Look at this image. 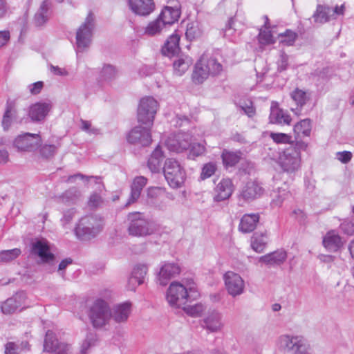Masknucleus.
Here are the masks:
<instances>
[{
	"instance_id": "nucleus-1",
	"label": "nucleus",
	"mask_w": 354,
	"mask_h": 354,
	"mask_svg": "<svg viewBox=\"0 0 354 354\" xmlns=\"http://www.w3.org/2000/svg\"><path fill=\"white\" fill-rule=\"evenodd\" d=\"M308 145L304 141H297L291 143L286 148L279 157V164L282 169L288 173L297 171L300 167L301 151H305Z\"/></svg>"
},
{
	"instance_id": "nucleus-2",
	"label": "nucleus",
	"mask_w": 354,
	"mask_h": 354,
	"mask_svg": "<svg viewBox=\"0 0 354 354\" xmlns=\"http://www.w3.org/2000/svg\"><path fill=\"white\" fill-rule=\"evenodd\" d=\"M279 351L288 354H313L307 339L301 335H282L277 339Z\"/></svg>"
},
{
	"instance_id": "nucleus-3",
	"label": "nucleus",
	"mask_w": 354,
	"mask_h": 354,
	"mask_svg": "<svg viewBox=\"0 0 354 354\" xmlns=\"http://www.w3.org/2000/svg\"><path fill=\"white\" fill-rule=\"evenodd\" d=\"M198 295L194 288H187L182 283L174 281L167 289L166 299L171 306L180 308L188 301L196 299Z\"/></svg>"
},
{
	"instance_id": "nucleus-4",
	"label": "nucleus",
	"mask_w": 354,
	"mask_h": 354,
	"mask_svg": "<svg viewBox=\"0 0 354 354\" xmlns=\"http://www.w3.org/2000/svg\"><path fill=\"white\" fill-rule=\"evenodd\" d=\"M128 232L129 235L136 237H145L153 234L156 230L154 223L140 212L129 213Z\"/></svg>"
},
{
	"instance_id": "nucleus-5",
	"label": "nucleus",
	"mask_w": 354,
	"mask_h": 354,
	"mask_svg": "<svg viewBox=\"0 0 354 354\" xmlns=\"http://www.w3.org/2000/svg\"><path fill=\"white\" fill-rule=\"evenodd\" d=\"M222 70V65L215 58H208L203 55L195 65L192 74V80L195 84H201L210 75H218Z\"/></svg>"
},
{
	"instance_id": "nucleus-6",
	"label": "nucleus",
	"mask_w": 354,
	"mask_h": 354,
	"mask_svg": "<svg viewBox=\"0 0 354 354\" xmlns=\"http://www.w3.org/2000/svg\"><path fill=\"white\" fill-rule=\"evenodd\" d=\"M103 227L102 221L97 216L82 217L75 228V234L79 239L86 241L95 238Z\"/></svg>"
},
{
	"instance_id": "nucleus-7",
	"label": "nucleus",
	"mask_w": 354,
	"mask_h": 354,
	"mask_svg": "<svg viewBox=\"0 0 354 354\" xmlns=\"http://www.w3.org/2000/svg\"><path fill=\"white\" fill-rule=\"evenodd\" d=\"M95 28V17L89 12L84 22L80 26L76 32L77 54L87 50L92 41L93 32Z\"/></svg>"
},
{
	"instance_id": "nucleus-8",
	"label": "nucleus",
	"mask_w": 354,
	"mask_h": 354,
	"mask_svg": "<svg viewBox=\"0 0 354 354\" xmlns=\"http://www.w3.org/2000/svg\"><path fill=\"white\" fill-rule=\"evenodd\" d=\"M164 176L172 188L180 187L185 180V171L179 162L173 158L165 160L163 167Z\"/></svg>"
},
{
	"instance_id": "nucleus-9",
	"label": "nucleus",
	"mask_w": 354,
	"mask_h": 354,
	"mask_svg": "<svg viewBox=\"0 0 354 354\" xmlns=\"http://www.w3.org/2000/svg\"><path fill=\"white\" fill-rule=\"evenodd\" d=\"M88 316L94 328H102L110 320L111 310L106 301L98 299L91 307Z\"/></svg>"
},
{
	"instance_id": "nucleus-10",
	"label": "nucleus",
	"mask_w": 354,
	"mask_h": 354,
	"mask_svg": "<svg viewBox=\"0 0 354 354\" xmlns=\"http://www.w3.org/2000/svg\"><path fill=\"white\" fill-rule=\"evenodd\" d=\"M158 110V102L152 97L140 100L138 108V121L143 124L152 127Z\"/></svg>"
},
{
	"instance_id": "nucleus-11",
	"label": "nucleus",
	"mask_w": 354,
	"mask_h": 354,
	"mask_svg": "<svg viewBox=\"0 0 354 354\" xmlns=\"http://www.w3.org/2000/svg\"><path fill=\"white\" fill-rule=\"evenodd\" d=\"M30 254L38 257L42 263H51L55 257L51 252L48 241L43 238H35L30 243Z\"/></svg>"
},
{
	"instance_id": "nucleus-12",
	"label": "nucleus",
	"mask_w": 354,
	"mask_h": 354,
	"mask_svg": "<svg viewBox=\"0 0 354 354\" xmlns=\"http://www.w3.org/2000/svg\"><path fill=\"white\" fill-rule=\"evenodd\" d=\"M146 126H136L132 129L127 134V141L131 144L140 145L142 147L149 145L152 141L150 131L151 127Z\"/></svg>"
},
{
	"instance_id": "nucleus-13",
	"label": "nucleus",
	"mask_w": 354,
	"mask_h": 354,
	"mask_svg": "<svg viewBox=\"0 0 354 354\" xmlns=\"http://www.w3.org/2000/svg\"><path fill=\"white\" fill-rule=\"evenodd\" d=\"M192 136L185 132L169 136L166 140V146L169 151L182 153L191 146Z\"/></svg>"
},
{
	"instance_id": "nucleus-14",
	"label": "nucleus",
	"mask_w": 354,
	"mask_h": 354,
	"mask_svg": "<svg viewBox=\"0 0 354 354\" xmlns=\"http://www.w3.org/2000/svg\"><path fill=\"white\" fill-rule=\"evenodd\" d=\"M223 279L226 290L231 296L234 297L244 292L245 282L239 274L228 271L224 274Z\"/></svg>"
},
{
	"instance_id": "nucleus-15",
	"label": "nucleus",
	"mask_w": 354,
	"mask_h": 354,
	"mask_svg": "<svg viewBox=\"0 0 354 354\" xmlns=\"http://www.w3.org/2000/svg\"><path fill=\"white\" fill-rule=\"evenodd\" d=\"M201 326L209 333H218L224 327L222 314L216 310H209L201 320Z\"/></svg>"
},
{
	"instance_id": "nucleus-16",
	"label": "nucleus",
	"mask_w": 354,
	"mask_h": 354,
	"mask_svg": "<svg viewBox=\"0 0 354 354\" xmlns=\"http://www.w3.org/2000/svg\"><path fill=\"white\" fill-rule=\"evenodd\" d=\"M40 142L39 134L26 133L17 136L14 145L19 150L32 151L37 149Z\"/></svg>"
},
{
	"instance_id": "nucleus-17",
	"label": "nucleus",
	"mask_w": 354,
	"mask_h": 354,
	"mask_svg": "<svg viewBox=\"0 0 354 354\" xmlns=\"http://www.w3.org/2000/svg\"><path fill=\"white\" fill-rule=\"evenodd\" d=\"M44 350L53 354H68L70 345L59 342L55 334L51 330H48L44 339Z\"/></svg>"
},
{
	"instance_id": "nucleus-18",
	"label": "nucleus",
	"mask_w": 354,
	"mask_h": 354,
	"mask_svg": "<svg viewBox=\"0 0 354 354\" xmlns=\"http://www.w3.org/2000/svg\"><path fill=\"white\" fill-rule=\"evenodd\" d=\"M170 6H165L158 18L161 19L164 25H171L177 21L180 16V6L177 0H170Z\"/></svg>"
},
{
	"instance_id": "nucleus-19",
	"label": "nucleus",
	"mask_w": 354,
	"mask_h": 354,
	"mask_svg": "<svg viewBox=\"0 0 354 354\" xmlns=\"http://www.w3.org/2000/svg\"><path fill=\"white\" fill-rule=\"evenodd\" d=\"M129 9L136 15L147 17L155 10L153 0H128Z\"/></svg>"
},
{
	"instance_id": "nucleus-20",
	"label": "nucleus",
	"mask_w": 354,
	"mask_h": 354,
	"mask_svg": "<svg viewBox=\"0 0 354 354\" xmlns=\"http://www.w3.org/2000/svg\"><path fill=\"white\" fill-rule=\"evenodd\" d=\"M26 299V295L23 292L16 293L13 297L8 298L1 305V311L3 314L9 315L21 310Z\"/></svg>"
},
{
	"instance_id": "nucleus-21",
	"label": "nucleus",
	"mask_w": 354,
	"mask_h": 354,
	"mask_svg": "<svg viewBox=\"0 0 354 354\" xmlns=\"http://www.w3.org/2000/svg\"><path fill=\"white\" fill-rule=\"evenodd\" d=\"M51 108L50 102H39L30 106L28 115L32 121L40 122L45 119Z\"/></svg>"
},
{
	"instance_id": "nucleus-22",
	"label": "nucleus",
	"mask_w": 354,
	"mask_h": 354,
	"mask_svg": "<svg viewBox=\"0 0 354 354\" xmlns=\"http://www.w3.org/2000/svg\"><path fill=\"white\" fill-rule=\"evenodd\" d=\"M180 268L177 263H165L158 274V281L162 286H166L171 278L180 274Z\"/></svg>"
},
{
	"instance_id": "nucleus-23",
	"label": "nucleus",
	"mask_w": 354,
	"mask_h": 354,
	"mask_svg": "<svg viewBox=\"0 0 354 354\" xmlns=\"http://www.w3.org/2000/svg\"><path fill=\"white\" fill-rule=\"evenodd\" d=\"M216 193L214 199L216 201H223L230 198L233 192V185L229 178L222 179L214 189Z\"/></svg>"
},
{
	"instance_id": "nucleus-24",
	"label": "nucleus",
	"mask_w": 354,
	"mask_h": 354,
	"mask_svg": "<svg viewBox=\"0 0 354 354\" xmlns=\"http://www.w3.org/2000/svg\"><path fill=\"white\" fill-rule=\"evenodd\" d=\"M147 183V178L145 176H136L131 185V193L125 206L134 203L140 198L142 190Z\"/></svg>"
},
{
	"instance_id": "nucleus-25",
	"label": "nucleus",
	"mask_w": 354,
	"mask_h": 354,
	"mask_svg": "<svg viewBox=\"0 0 354 354\" xmlns=\"http://www.w3.org/2000/svg\"><path fill=\"white\" fill-rule=\"evenodd\" d=\"M259 218L258 213L245 214L240 220L239 231L245 234L253 232L259 222Z\"/></svg>"
},
{
	"instance_id": "nucleus-26",
	"label": "nucleus",
	"mask_w": 354,
	"mask_h": 354,
	"mask_svg": "<svg viewBox=\"0 0 354 354\" xmlns=\"http://www.w3.org/2000/svg\"><path fill=\"white\" fill-rule=\"evenodd\" d=\"M323 245L327 250L335 252L344 245V241L338 234L331 230L324 236Z\"/></svg>"
},
{
	"instance_id": "nucleus-27",
	"label": "nucleus",
	"mask_w": 354,
	"mask_h": 354,
	"mask_svg": "<svg viewBox=\"0 0 354 354\" xmlns=\"http://www.w3.org/2000/svg\"><path fill=\"white\" fill-rule=\"evenodd\" d=\"M286 258V252L280 250L259 257V261L268 266H276L282 264Z\"/></svg>"
},
{
	"instance_id": "nucleus-28",
	"label": "nucleus",
	"mask_w": 354,
	"mask_h": 354,
	"mask_svg": "<svg viewBox=\"0 0 354 354\" xmlns=\"http://www.w3.org/2000/svg\"><path fill=\"white\" fill-rule=\"evenodd\" d=\"M164 158L165 154L162 147L158 145L152 151L148 159L147 166L150 171L153 173L159 172Z\"/></svg>"
},
{
	"instance_id": "nucleus-29",
	"label": "nucleus",
	"mask_w": 354,
	"mask_h": 354,
	"mask_svg": "<svg viewBox=\"0 0 354 354\" xmlns=\"http://www.w3.org/2000/svg\"><path fill=\"white\" fill-rule=\"evenodd\" d=\"M147 271L148 266L147 264L138 263L135 266L131 277L129 279V283L132 286V288H135L136 286L143 283Z\"/></svg>"
},
{
	"instance_id": "nucleus-30",
	"label": "nucleus",
	"mask_w": 354,
	"mask_h": 354,
	"mask_svg": "<svg viewBox=\"0 0 354 354\" xmlns=\"http://www.w3.org/2000/svg\"><path fill=\"white\" fill-rule=\"evenodd\" d=\"M263 192V187L256 181H248L243 187L241 196L245 200H254Z\"/></svg>"
},
{
	"instance_id": "nucleus-31",
	"label": "nucleus",
	"mask_w": 354,
	"mask_h": 354,
	"mask_svg": "<svg viewBox=\"0 0 354 354\" xmlns=\"http://www.w3.org/2000/svg\"><path fill=\"white\" fill-rule=\"evenodd\" d=\"M131 304L129 301L114 306L111 317L117 323L126 322L131 313Z\"/></svg>"
},
{
	"instance_id": "nucleus-32",
	"label": "nucleus",
	"mask_w": 354,
	"mask_h": 354,
	"mask_svg": "<svg viewBox=\"0 0 354 354\" xmlns=\"http://www.w3.org/2000/svg\"><path fill=\"white\" fill-rule=\"evenodd\" d=\"M16 115L15 104L8 100L6 104V109L1 121V125L4 131H8L10 129L13 120L16 118Z\"/></svg>"
},
{
	"instance_id": "nucleus-33",
	"label": "nucleus",
	"mask_w": 354,
	"mask_h": 354,
	"mask_svg": "<svg viewBox=\"0 0 354 354\" xmlns=\"http://www.w3.org/2000/svg\"><path fill=\"white\" fill-rule=\"evenodd\" d=\"M270 120L274 124H290L291 118L286 111L272 106L270 109Z\"/></svg>"
},
{
	"instance_id": "nucleus-34",
	"label": "nucleus",
	"mask_w": 354,
	"mask_h": 354,
	"mask_svg": "<svg viewBox=\"0 0 354 354\" xmlns=\"http://www.w3.org/2000/svg\"><path fill=\"white\" fill-rule=\"evenodd\" d=\"M312 129L311 120L308 118L301 120L294 126L295 140L299 141L304 137L310 136Z\"/></svg>"
},
{
	"instance_id": "nucleus-35",
	"label": "nucleus",
	"mask_w": 354,
	"mask_h": 354,
	"mask_svg": "<svg viewBox=\"0 0 354 354\" xmlns=\"http://www.w3.org/2000/svg\"><path fill=\"white\" fill-rule=\"evenodd\" d=\"M180 37L176 35H171L162 48V53L164 55L171 57L177 54L180 50Z\"/></svg>"
},
{
	"instance_id": "nucleus-36",
	"label": "nucleus",
	"mask_w": 354,
	"mask_h": 354,
	"mask_svg": "<svg viewBox=\"0 0 354 354\" xmlns=\"http://www.w3.org/2000/svg\"><path fill=\"white\" fill-rule=\"evenodd\" d=\"M268 241V236L266 232H255L251 237V247L258 253L262 252Z\"/></svg>"
},
{
	"instance_id": "nucleus-37",
	"label": "nucleus",
	"mask_w": 354,
	"mask_h": 354,
	"mask_svg": "<svg viewBox=\"0 0 354 354\" xmlns=\"http://www.w3.org/2000/svg\"><path fill=\"white\" fill-rule=\"evenodd\" d=\"M242 152L240 151H232L224 149L221 154V158L225 167L235 166L241 159Z\"/></svg>"
},
{
	"instance_id": "nucleus-38",
	"label": "nucleus",
	"mask_w": 354,
	"mask_h": 354,
	"mask_svg": "<svg viewBox=\"0 0 354 354\" xmlns=\"http://www.w3.org/2000/svg\"><path fill=\"white\" fill-rule=\"evenodd\" d=\"M332 8L329 6L318 5L315 12L313 15V18L315 23L324 24L328 22L332 19L331 17Z\"/></svg>"
},
{
	"instance_id": "nucleus-39",
	"label": "nucleus",
	"mask_w": 354,
	"mask_h": 354,
	"mask_svg": "<svg viewBox=\"0 0 354 354\" xmlns=\"http://www.w3.org/2000/svg\"><path fill=\"white\" fill-rule=\"evenodd\" d=\"M48 19V3L44 1L34 17V24L40 27L44 25Z\"/></svg>"
},
{
	"instance_id": "nucleus-40",
	"label": "nucleus",
	"mask_w": 354,
	"mask_h": 354,
	"mask_svg": "<svg viewBox=\"0 0 354 354\" xmlns=\"http://www.w3.org/2000/svg\"><path fill=\"white\" fill-rule=\"evenodd\" d=\"M165 26L161 19L158 17L156 19L148 24L145 28L144 34L149 37L158 35L161 33Z\"/></svg>"
},
{
	"instance_id": "nucleus-41",
	"label": "nucleus",
	"mask_w": 354,
	"mask_h": 354,
	"mask_svg": "<svg viewBox=\"0 0 354 354\" xmlns=\"http://www.w3.org/2000/svg\"><path fill=\"white\" fill-rule=\"evenodd\" d=\"M192 64V59L189 57H186L185 58L180 57L177 60L174 62V73L178 75L181 76L183 74L185 73Z\"/></svg>"
},
{
	"instance_id": "nucleus-42",
	"label": "nucleus",
	"mask_w": 354,
	"mask_h": 354,
	"mask_svg": "<svg viewBox=\"0 0 354 354\" xmlns=\"http://www.w3.org/2000/svg\"><path fill=\"white\" fill-rule=\"evenodd\" d=\"M81 192L75 187H72L65 191L61 196L63 202L75 203L80 198Z\"/></svg>"
},
{
	"instance_id": "nucleus-43",
	"label": "nucleus",
	"mask_w": 354,
	"mask_h": 354,
	"mask_svg": "<svg viewBox=\"0 0 354 354\" xmlns=\"http://www.w3.org/2000/svg\"><path fill=\"white\" fill-rule=\"evenodd\" d=\"M165 189L162 187H150L147 189V201L155 205L157 201L165 196Z\"/></svg>"
},
{
	"instance_id": "nucleus-44",
	"label": "nucleus",
	"mask_w": 354,
	"mask_h": 354,
	"mask_svg": "<svg viewBox=\"0 0 354 354\" xmlns=\"http://www.w3.org/2000/svg\"><path fill=\"white\" fill-rule=\"evenodd\" d=\"M202 32L200 24L197 21H193L187 24L185 35L188 39L193 40L201 37Z\"/></svg>"
},
{
	"instance_id": "nucleus-45",
	"label": "nucleus",
	"mask_w": 354,
	"mask_h": 354,
	"mask_svg": "<svg viewBox=\"0 0 354 354\" xmlns=\"http://www.w3.org/2000/svg\"><path fill=\"white\" fill-rule=\"evenodd\" d=\"M183 310L189 316L197 317H200L206 309V307L201 303L194 305H187L183 306Z\"/></svg>"
},
{
	"instance_id": "nucleus-46",
	"label": "nucleus",
	"mask_w": 354,
	"mask_h": 354,
	"mask_svg": "<svg viewBox=\"0 0 354 354\" xmlns=\"http://www.w3.org/2000/svg\"><path fill=\"white\" fill-rule=\"evenodd\" d=\"M291 97L298 106L302 107L309 100V95L304 91L297 88L291 93Z\"/></svg>"
},
{
	"instance_id": "nucleus-47",
	"label": "nucleus",
	"mask_w": 354,
	"mask_h": 354,
	"mask_svg": "<svg viewBox=\"0 0 354 354\" xmlns=\"http://www.w3.org/2000/svg\"><path fill=\"white\" fill-rule=\"evenodd\" d=\"M21 250L19 248L3 250L0 252V261L5 263L11 261L17 258L21 254Z\"/></svg>"
},
{
	"instance_id": "nucleus-48",
	"label": "nucleus",
	"mask_w": 354,
	"mask_h": 354,
	"mask_svg": "<svg viewBox=\"0 0 354 354\" xmlns=\"http://www.w3.org/2000/svg\"><path fill=\"white\" fill-rule=\"evenodd\" d=\"M97 340L96 335L93 333H88L85 339L83 341L80 353L81 354H86L89 348L95 345V343Z\"/></svg>"
},
{
	"instance_id": "nucleus-49",
	"label": "nucleus",
	"mask_w": 354,
	"mask_h": 354,
	"mask_svg": "<svg viewBox=\"0 0 354 354\" xmlns=\"http://www.w3.org/2000/svg\"><path fill=\"white\" fill-rule=\"evenodd\" d=\"M57 149L55 145H44L40 147L39 153L42 158L49 159L55 156Z\"/></svg>"
},
{
	"instance_id": "nucleus-50",
	"label": "nucleus",
	"mask_w": 354,
	"mask_h": 354,
	"mask_svg": "<svg viewBox=\"0 0 354 354\" xmlns=\"http://www.w3.org/2000/svg\"><path fill=\"white\" fill-rule=\"evenodd\" d=\"M290 196V192L286 189H279L278 194L272 201V205L274 207H280L285 199Z\"/></svg>"
},
{
	"instance_id": "nucleus-51",
	"label": "nucleus",
	"mask_w": 354,
	"mask_h": 354,
	"mask_svg": "<svg viewBox=\"0 0 354 354\" xmlns=\"http://www.w3.org/2000/svg\"><path fill=\"white\" fill-rule=\"evenodd\" d=\"M190 147L191 149L188 154L189 159H195V158L203 155L205 151L204 145L200 143L191 144Z\"/></svg>"
},
{
	"instance_id": "nucleus-52",
	"label": "nucleus",
	"mask_w": 354,
	"mask_h": 354,
	"mask_svg": "<svg viewBox=\"0 0 354 354\" xmlns=\"http://www.w3.org/2000/svg\"><path fill=\"white\" fill-rule=\"evenodd\" d=\"M216 170V165L214 162H208L202 168V172L201 174V178L205 179L212 176Z\"/></svg>"
},
{
	"instance_id": "nucleus-53",
	"label": "nucleus",
	"mask_w": 354,
	"mask_h": 354,
	"mask_svg": "<svg viewBox=\"0 0 354 354\" xmlns=\"http://www.w3.org/2000/svg\"><path fill=\"white\" fill-rule=\"evenodd\" d=\"M259 41L263 45H268L274 43V39L271 31L268 29L260 30L259 34Z\"/></svg>"
},
{
	"instance_id": "nucleus-54",
	"label": "nucleus",
	"mask_w": 354,
	"mask_h": 354,
	"mask_svg": "<svg viewBox=\"0 0 354 354\" xmlns=\"http://www.w3.org/2000/svg\"><path fill=\"white\" fill-rule=\"evenodd\" d=\"M270 138L273 141L278 144H291V136L283 133H271Z\"/></svg>"
},
{
	"instance_id": "nucleus-55",
	"label": "nucleus",
	"mask_w": 354,
	"mask_h": 354,
	"mask_svg": "<svg viewBox=\"0 0 354 354\" xmlns=\"http://www.w3.org/2000/svg\"><path fill=\"white\" fill-rule=\"evenodd\" d=\"M80 123V129L87 133L90 135H97L100 133V129L92 127L91 122L90 121L81 119Z\"/></svg>"
},
{
	"instance_id": "nucleus-56",
	"label": "nucleus",
	"mask_w": 354,
	"mask_h": 354,
	"mask_svg": "<svg viewBox=\"0 0 354 354\" xmlns=\"http://www.w3.org/2000/svg\"><path fill=\"white\" fill-rule=\"evenodd\" d=\"M77 178L78 179H81V180H84V179L88 180L90 178H95L96 183H99V184L101 183V180H100V177H97V176H85V175H84L82 174H80V173H77V174H75L74 175L69 176L67 178V179L66 180V182L68 183H73Z\"/></svg>"
},
{
	"instance_id": "nucleus-57",
	"label": "nucleus",
	"mask_w": 354,
	"mask_h": 354,
	"mask_svg": "<svg viewBox=\"0 0 354 354\" xmlns=\"http://www.w3.org/2000/svg\"><path fill=\"white\" fill-rule=\"evenodd\" d=\"M115 69L113 66L106 65L101 71V77L104 80H110L115 77Z\"/></svg>"
},
{
	"instance_id": "nucleus-58",
	"label": "nucleus",
	"mask_w": 354,
	"mask_h": 354,
	"mask_svg": "<svg viewBox=\"0 0 354 354\" xmlns=\"http://www.w3.org/2000/svg\"><path fill=\"white\" fill-rule=\"evenodd\" d=\"M281 42L286 46H292L297 38V35L290 30H287L284 35H281Z\"/></svg>"
},
{
	"instance_id": "nucleus-59",
	"label": "nucleus",
	"mask_w": 354,
	"mask_h": 354,
	"mask_svg": "<svg viewBox=\"0 0 354 354\" xmlns=\"http://www.w3.org/2000/svg\"><path fill=\"white\" fill-rule=\"evenodd\" d=\"M76 213V209L75 208H71L68 210L65 211L63 214V217L61 219V222L62 223V225H66L71 223V221L73 220V217L75 216Z\"/></svg>"
},
{
	"instance_id": "nucleus-60",
	"label": "nucleus",
	"mask_w": 354,
	"mask_h": 354,
	"mask_svg": "<svg viewBox=\"0 0 354 354\" xmlns=\"http://www.w3.org/2000/svg\"><path fill=\"white\" fill-rule=\"evenodd\" d=\"M340 230L343 233L348 236L354 234V223L351 221H344L341 223Z\"/></svg>"
},
{
	"instance_id": "nucleus-61",
	"label": "nucleus",
	"mask_w": 354,
	"mask_h": 354,
	"mask_svg": "<svg viewBox=\"0 0 354 354\" xmlns=\"http://www.w3.org/2000/svg\"><path fill=\"white\" fill-rule=\"evenodd\" d=\"M102 203V197L97 194H93L91 195L88 205L91 207H97Z\"/></svg>"
},
{
	"instance_id": "nucleus-62",
	"label": "nucleus",
	"mask_w": 354,
	"mask_h": 354,
	"mask_svg": "<svg viewBox=\"0 0 354 354\" xmlns=\"http://www.w3.org/2000/svg\"><path fill=\"white\" fill-rule=\"evenodd\" d=\"M336 157L342 163H347L351 160L352 153L350 151H344L337 152L336 153Z\"/></svg>"
},
{
	"instance_id": "nucleus-63",
	"label": "nucleus",
	"mask_w": 354,
	"mask_h": 354,
	"mask_svg": "<svg viewBox=\"0 0 354 354\" xmlns=\"http://www.w3.org/2000/svg\"><path fill=\"white\" fill-rule=\"evenodd\" d=\"M288 56L284 53L281 52L280 54V59L278 62V70L279 71H285L288 66Z\"/></svg>"
},
{
	"instance_id": "nucleus-64",
	"label": "nucleus",
	"mask_w": 354,
	"mask_h": 354,
	"mask_svg": "<svg viewBox=\"0 0 354 354\" xmlns=\"http://www.w3.org/2000/svg\"><path fill=\"white\" fill-rule=\"evenodd\" d=\"M44 86V82L41 81L37 82L35 83L31 84L28 86V89L30 93L32 95L39 94Z\"/></svg>"
}]
</instances>
